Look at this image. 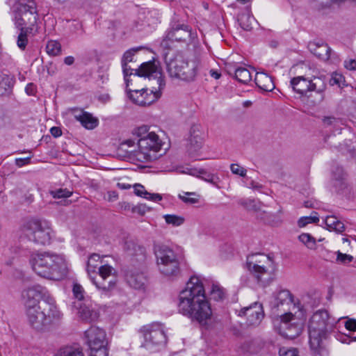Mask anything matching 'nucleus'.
<instances>
[{"instance_id": "19", "label": "nucleus", "mask_w": 356, "mask_h": 356, "mask_svg": "<svg viewBox=\"0 0 356 356\" xmlns=\"http://www.w3.org/2000/svg\"><path fill=\"white\" fill-rule=\"evenodd\" d=\"M194 38L191 28L185 24L175 23L166 35V38L170 41L190 43Z\"/></svg>"}, {"instance_id": "49", "label": "nucleus", "mask_w": 356, "mask_h": 356, "mask_svg": "<svg viewBox=\"0 0 356 356\" xmlns=\"http://www.w3.org/2000/svg\"><path fill=\"white\" fill-rule=\"evenodd\" d=\"M148 211V208L145 204H138L131 207V213H138L143 216Z\"/></svg>"}, {"instance_id": "22", "label": "nucleus", "mask_w": 356, "mask_h": 356, "mask_svg": "<svg viewBox=\"0 0 356 356\" xmlns=\"http://www.w3.org/2000/svg\"><path fill=\"white\" fill-rule=\"evenodd\" d=\"M124 249L129 256L134 257L137 262L140 264L145 262L147 257L146 250L136 241L127 239L124 242Z\"/></svg>"}, {"instance_id": "26", "label": "nucleus", "mask_w": 356, "mask_h": 356, "mask_svg": "<svg viewBox=\"0 0 356 356\" xmlns=\"http://www.w3.org/2000/svg\"><path fill=\"white\" fill-rule=\"evenodd\" d=\"M227 71L229 74H234L235 79L241 83H248L252 79L250 71L243 67L232 68L229 65H227Z\"/></svg>"}, {"instance_id": "5", "label": "nucleus", "mask_w": 356, "mask_h": 356, "mask_svg": "<svg viewBox=\"0 0 356 356\" xmlns=\"http://www.w3.org/2000/svg\"><path fill=\"white\" fill-rule=\"evenodd\" d=\"M333 323L330 322L329 314L326 310H318L311 317L308 329L309 344L314 356H321L324 348L322 341L327 338Z\"/></svg>"}, {"instance_id": "39", "label": "nucleus", "mask_w": 356, "mask_h": 356, "mask_svg": "<svg viewBox=\"0 0 356 356\" xmlns=\"http://www.w3.org/2000/svg\"><path fill=\"white\" fill-rule=\"evenodd\" d=\"M50 195L55 199L67 198L72 195V192L67 188H58L49 191Z\"/></svg>"}, {"instance_id": "43", "label": "nucleus", "mask_w": 356, "mask_h": 356, "mask_svg": "<svg viewBox=\"0 0 356 356\" xmlns=\"http://www.w3.org/2000/svg\"><path fill=\"white\" fill-rule=\"evenodd\" d=\"M142 47H136L133 48L129 50H127L123 55L122 63H128L129 62H131L133 60L134 56L136 52L141 49Z\"/></svg>"}, {"instance_id": "48", "label": "nucleus", "mask_w": 356, "mask_h": 356, "mask_svg": "<svg viewBox=\"0 0 356 356\" xmlns=\"http://www.w3.org/2000/svg\"><path fill=\"white\" fill-rule=\"evenodd\" d=\"M122 69H123L124 80L126 81L127 87H128L129 86V83L131 81V79H129L128 78V76H130L132 74L131 72H129V71H131L132 69L129 66H128V63H122Z\"/></svg>"}, {"instance_id": "56", "label": "nucleus", "mask_w": 356, "mask_h": 356, "mask_svg": "<svg viewBox=\"0 0 356 356\" xmlns=\"http://www.w3.org/2000/svg\"><path fill=\"white\" fill-rule=\"evenodd\" d=\"M311 218L308 216L302 217L299 219L298 224L300 227H303L310 223Z\"/></svg>"}, {"instance_id": "3", "label": "nucleus", "mask_w": 356, "mask_h": 356, "mask_svg": "<svg viewBox=\"0 0 356 356\" xmlns=\"http://www.w3.org/2000/svg\"><path fill=\"white\" fill-rule=\"evenodd\" d=\"M134 76L135 78L148 77L149 80L155 81L157 85V87L152 86L149 94L147 93V89L145 88L130 90L129 97L134 104L142 106H149L161 97L165 82L159 63L149 61L142 63L136 70Z\"/></svg>"}, {"instance_id": "44", "label": "nucleus", "mask_w": 356, "mask_h": 356, "mask_svg": "<svg viewBox=\"0 0 356 356\" xmlns=\"http://www.w3.org/2000/svg\"><path fill=\"white\" fill-rule=\"evenodd\" d=\"M230 170L233 174L239 175L241 177H245L247 170L243 168L239 165L237 163H233L230 165Z\"/></svg>"}, {"instance_id": "37", "label": "nucleus", "mask_w": 356, "mask_h": 356, "mask_svg": "<svg viewBox=\"0 0 356 356\" xmlns=\"http://www.w3.org/2000/svg\"><path fill=\"white\" fill-rule=\"evenodd\" d=\"M210 295L212 299L218 301L224 299L225 293L222 288L213 284Z\"/></svg>"}, {"instance_id": "28", "label": "nucleus", "mask_w": 356, "mask_h": 356, "mask_svg": "<svg viewBox=\"0 0 356 356\" xmlns=\"http://www.w3.org/2000/svg\"><path fill=\"white\" fill-rule=\"evenodd\" d=\"M134 193L136 195L143 197L147 200H150L154 202H159L161 200L162 197L158 193H150L145 190L143 185L136 184L134 185Z\"/></svg>"}, {"instance_id": "58", "label": "nucleus", "mask_w": 356, "mask_h": 356, "mask_svg": "<svg viewBox=\"0 0 356 356\" xmlns=\"http://www.w3.org/2000/svg\"><path fill=\"white\" fill-rule=\"evenodd\" d=\"M179 197L183 200V202L188 203V204H195L198 202V200L197 198L194 197H188L185 196H179Z\"/></svg>"}, {"instance_id": "32", "label": "nucleus", "mask_w": 356, "mask_h": 356, "mask_svg": "<svg viewBox=\"0 0 356 356\" xmlns=\"http://www.w3.org/2000/svg\"><path fill=\"white\" fill-rule=\"evenodd\" d=\"M57 356H84V355L79 347L65 346L59 350Z\"/></svg>"}, {"instance_id": "64", "label": "nucleus", "mask_w": 356, "mask_h": 356, "mask_svg": "<svg viewBox=\"0 0 356 356\" xmlns=\"http://www.w3.org/2000/svg\"><path fill=\"white\" fill-rule=\"evenodd\" d=\"M90 356H108V352L91 353Z\"/></svg>"}, {"instance_id": "33", "label": "nucleus", "mask_w": 356, "mask_h": 356, "mask_svg": "<svg viewBox=\"0 0 356 356\" xmlns=\"http://www.w3.org/2000/svg\"><path fill=\"white\" fill-rule=\"evenodd\" d=\"M240 204L248 211L256 212L258 214L261 210L262 203L255 200H241Z\"/></svg>"}, {"instance_id": "60", "label": "nucleus", "mask_w": 356, "mask_h": 356, "mask_svg": "<svg viewBox=\"0 0 356 356\" xmlns=\"http://www.w3.org/2000/svg\"><path fill=\"white\" fill-rule=\"evenodd\" d=\"M74 61H75V58H74V57H73L72 56H68L65 57L63 60L64 63L68 66L73 65Z\"/></svg>"}, {"instance_id": "14", "label": "nucleus", "mask_w": 356, "mask_h": 356, "mask_svg": "<svg viewBox=\"0 0 356 356\" xmlns=\"http://www.w3.org/2000/svg\"><path fill=\"white\" fill-rule=\"evenodd\" d=\"M270 306L274 312H277V316L291 313V308L296 307L293 296L287 289H280L274 292L269 302Z\"/></svg>"}, {"instance_id": "18", "label": "nucleus", "mask_w": 356, "mask_h": 356, "mask_svg": "<svg viewBox=\"0 0 356 356\" xmlns=\"http://www.w3.org/2000/svg\"><path fill=\"white\" fill-rule=\"evenodd\" d=\"M239 316L246 318L248 326H258L264 317L263 306L261 303L255 302L249 307L242 308Z\"/></svg>"}, {"instance_id": "31", "label": "nucleus", "mask_w": 356, "mask_h": 356, "mask_svg": "<svg viewBox=\"0 0 356 356\" xmlns=\"http://www.w3.org/2000/svg\"><path fill=\"white\" fill-rule=\"evenodd\" d=\"M13 83V78L8 75H0V95H4L10 92Z\"/></svg>"}, {"instance_id": "34", "label": "nucleus", "mask_w": 356, "mask_h": 356, "mask_svg": "<svg viewBox=\"0 0 356 356\" xmlns=\"http://www.w3.org/2000/svg\"><path fill=\"white\" fill-rule=\"evenodd\" d=\"M238 21L243 30L250 31L252 28V25L254 19L249 14L243 13L238 16Z\"/></svg>"}, {"instance_id": "40", "label": "nucleus", "mask_w": 356, "mask_h": 356, "mask_svg": "<svg viewBox=\"0 0 356 356\" xmlns=\"http://www.w3.org/2000/svg\"><path fill=\"white\" fill-rule=\"evenodd\" d=\"M72 291L74 296L78 300L77 302H82V300L86 301V300H84V290L81 285L75 283L73 286Z\"/></svg>"}, {"instance_id": "1", "label": "nucleus", "mask_w": 356, "mask_h": 356, "mask_svg": "<svg viewBox=\"0 0 356 356\" xmlns=\"http://www.w3.org/2000/svg\"><path fill=\"white\" fill-rule=\"evenodd\" d=\"M22 298L29 323L35 330H44L60 318L54 299L44 287L40 285L29 287L22 291Z\"/></svg>"}, {"instance_id": "52", "label": "nucleus", "mask_w": 356, "mask_h": 356, "mask_svg": "<svg viewBox=\"0 0 356 356\" xmlns=\"http://www.w3.org/2000/svg\"><path fill=\"white\" fill-rule=\"evenodd\" d=\"M346 328L350 331L356 332V320L355 319H349L345 323Z\"/></svg>"}, {"instance_id": "35", "label": "nucleus", "mask_w": 356, "mask_h": 356, "mask_svg": "<svg viewBox=\"0 0 356 356\" xmlns=\"http://www.w3.org/2000/svg\"><path fill=\"white\" fill-rule=\"evenodd\" d=\"M46 50L50 56H58L61 53V44L56 40H50L46 45Z\"/></svg>"}, {"instance_id": "17", "label": "nucleus", "mask_w": 356, "mask_h": 356, "mask_svg": "<svg viewBox=\"0 0 356 356\" xmlns=\"http://www.w3.org/2000/svg\"><path fill=\"white\" fill-rule=\"evenodd\" d=\"M280 334L287 339H294L298 337L302 331V325L298 323H291L294 319L292 313H286L281 315Z\"/></svg>"}, {"instance_id": "4", "label": "nucleus", "mask_w": 356, "mask_h": 356, "mask_svg": "<svg viewBox=\"0 0 356 356\" xmlns=\"http://www.w3.org/2000/svg\"><path fill=\"white\" fill-rule=\"evenodd\" d=\"M33 270L40 277L58 280L67 273L65 258L60 254L44 252H33L30 256Z\"/></svg>"}, {"instance_id": "13", "label": "nucleus", "mask_w": 356, "mask_h": 356, "mask_svg": "<svg viewBox=\"0 0 356 356\" xmlns=\"http://www.w3.org/2000/svg\"><path fill=\"white\" fill-rule=\"evenodd\" d=\"M15 24L20 30L31 31L38 19L36 4L34 1L19 3L15 13Z\"/></svg>"}, {"instance_id": "8", "label": "nucleus", "mask_w": 356, "mask_h": 356, "mask_svg": "<svg viewBox=\"0 0 356 356\" xmlns=\"http://www.w3.org/2000/svg\"><path fill=\"white\" fill-rule=\"evenodd\" d=\"M138 149L134 156L138 161L148 163L157 159L156 153L161 149L163 142L154 131H149L146 126L138 128L136 132Z\"/></svg>"}, {"instance_id": "30", "label": "nucleus", "mask_w": 356, "mask_h": 356, "mask_svg": "<svg viewBox=\"0 0 356 356\" xmlns=\"http://www.w3.org/2000/svg\"><path fill=\"white\" fill-rule=\"evenodd\" d=\"M257 218L266 224L277 225L281 222L277 215L262 210L257 214Z\"/></svg>"}, {"instance_id": "42", "label": "nucleus", "mask_w": 356, "mask_h": 356, "mask_svg": "<svg viewBox=\"0 0 356 356\" xmlns=\"http://www.w3.org/2000/svg\"><path fill=\"white\" fill-rule=\"evenodd\" d=\"M26 30H21V33L19 34L17 38V46L22 50H24L27 44V33Z\"/></svg>"}, {"instance_id": "7", "label": "nucleus", "mask_w": 356, "mask_h": 356, "mask_svg": "<svg viewBox=\"0 0 356 356\" xmlns=\"http://www.w3.org/2000/svg\"><path fill=\"white\" fill-rule=\"evenodd\" d=\"M167 72L172 78L185 81H193L197 74V64L188 61L180 52L168 50L163 54Z\"/></svg>"}, {"instance_id": "41", "label": "nucleus", "mask_w": 356, "mask_h": 356, "mask_svg": "<svg viewBox=\"0 0 356 356\" xmlns=\"http://www.w3.org/2000/svg\"><path fill=\"white\" fill-rule=\"evenodd\" d=\"M299 239L309 248H313L315 245L314 238L309 234H302L299 236Z\"/></svg>"}, {"instance_id": "21", "label": "nucleus", "mask_w": 356, "mask_h": 356, "mask_svg": "<svg viewBox=\"0 0 356 356\" xmlns=\"http://www.w3.org/2000/svg\"><path fill=\"white\" fill-rule=\"evenodd\" d=\"M189 134L187 149L190 155L194 156L202 148L203 144L201 127L198 124L193 125L190 129Z\"/></svg>"}, {"instance_id": "50", "label": "nucleus", "mask_w": 356, "mask_h": 356, "mask_svg": "<svg viewBox=\"0 0 356 356\" xmlns=\"http://www.w3.org/2000/svg\"><path fill=\"white\" fill-rule=\"evenodd\" d=\"M345 179L346 174L341 167L337 166L332 170V179Z\"/></svg>"}, {"instance_id": "27", "label": "nucleus", "mask_w": 356, "mask_h": 356, "mask_svg": "<svg viewBox=\"0 0 356 356\" xmlns=\"http://www.w3.org/2000/svg\"><path fill=\"white\" fill-rule=\"evenodd\" d=\"M254 81L260 89L266 92L272 91L275 88V84L271 76L266 73H257Z\"/></svg>"}, {"instance_id": "59", "label": "nucleus", "mask_w": 356, "mask_h": 356, "mask_svg": "<svg viewBox=\"0 0 356 356\" xmlns=\"http://www.w3.org/2000/svg\"><path fill=\"white\" fill-rule=\"evenodd\" d=\"M120 209L123 211H131V207L134 206H131L129 202H123L120 204Z\"/></svg>"}, {"instance_id": "6", "label": "nucleus", "mask_w": 356, "mask_h": 356, "mask_svg": "<svg viewBox=\"0 0 356 356\" xmlns=\"http://www.w3.org/2000/svg\"><path fill=\"white\" fill-rule=\"evenodd\" d=\"M291 86L293 90L307 99L309 106L319 104L324 99V91L326 89V83L323 77L314 76L312 79L299 76L291 80Z\"/></svg>"}, {"instance_id": "20", "label": "nucleus", "mask_w": 356, "mask_h": 356, "mask_svg": "<svg viewBox=\"0 0 356 356\" xmlns=\"http://www.w3.org/2000/svg\"><path fill=\"white\" fill-rule=\"evenodd\" d=\"M74 307L77 309L79 317L86 323H95L99 317V313L95 305L90 301L86 300L83 302H74Z\"/></svg>"}, {"instance_id": "15", "label": "nucleus", "mask_w": 356, "mask_h": 356, "mask_svg": "<svg viewBox=\"0 0 356 356\" xmlns=\"http://www.w3.org/2000/svg\"><path fill=\"white\" fill-rule=\"evenodd\" d=\"M145 343L143 346L149 348L153 346H163L167 342V337L161 324L154 323L144 326L142 330Z\"/></svg>"}, {"instance_id": "54", "label": "nucleus", "mask_w": 356, "mask_h": 356, "mask_svg": "<svg viewBox=\"0 0 356 356\" xmlns=\"http://www.w3.org/2000/svg\"><path fill=\"white\" fill-rule=\"evenodd\" d=\"M206 174V170L204 169H197V168H188V175H191L193 176L200 177V175Z\"/></svg>"}, {"instance_id": "38", "label": "nucleus", "mask_w": 356, "mask_h": 356, "mask_svg": "<svg viewBox=\"0 0 356 356\" xmlns=\"http://www.w3.org/2000/svg\"><path fill=\"white\" fill-rule=\"evenodd\" d=\"M332 185L337 193H343L348 189V185L345 179H332Z\"/></svg>"}, {"instance_id": "9", "label": "nucleus", "mask_w": 356, "mask_h": 356, "mask_svg": "<svg viewBox=\"0 0 356 356\" xmlns=\"http://www.w3.org/2000/svg\"><path fill=\"white\" fill-rule=\"evenodd\" d=\"M99 263H102L100 256L92 254L90 256L87 264V272L92 283L99 289L106 293L112 290L116 284L114 269L109 265H103L98 268L99 273L95 274Z\"/></svg>"}, {"instance_id": "47", "label": "nucleus", "mask_w": 356, "mask_h": 356, "mask_svg": "<svg viewBox=\"0 0 356 356\" xmlns=\"http://www.w3.org/2000/svg\"><path fill=\"white\" fill-rule=\"evenodd\" d=\"M280 356H300L298 351L296 348H286L282 347L279 350Z\"/></svg>"}, {"instance_id": "61", "label": "nucleus", "mask_w": 356, "mask_h": 356, "mask_svg": "<svg viewBox=\"0 0 356 356\" xmlns=\"http://www.w3.org/2000/svg\"><path fill=\"white\" fill-rule=\"evenodd\" d=\"M203 175H205V177H202L201 178L202 179H204L206 181L214 184L213 175L207 173V172H206V174H203Z\"/></svg>"}, {"instance_id": "16", "label": "nucleus", "mask_w": 356, "mask_h": 356, "mask_svg": "<svg viewBox=\"0 0 356 356\" xmlns=\"http://www.w3.org/2000/svg\"><path fill=\"white\" fill-rule=\"evenodd\" d=\"M85 337L91 353L108 352L106 334L104 330L92 326L85 332Z\"/></svg>"}, {"instance_id": "63", "label": "nucleus", "mask_w": 356, "mask_h": 356, "mask_svg": "<svg viewBox=\"0 0 356 356\" xmlns=\"http://www.w3.org/2000/svg\"><path fill=\"white\" fill-rule=\"evenodd\" d=\"M26 92L28 95H33L34 92V88L33 83H29L26 87Z\"/></svg>"}, {"instance_id": "24", "label": "nucleus", "mask_w": 356, "mask_h": 356, "mask_svg": "<svg viewBox=\"0 0 356 356\" xmlns=\"http://www.w3.org/2000/svg\"><path fill=\"white\" fill-rule=\"evenodd\" d=\"M309 51L317 58L323 60H327L330 58L332 49L325 43L309 42Z\"/></svg>"}, {"instance_id": "29", "label": "nucleus", "mask_w": 356, "mask_h": 356, "mask_svg": "<svg viewBox=\"0 0 356 356\" xmlns=\"http://www.w3.org/2000/svg\"><path fill=\"white\" fill-rule=\"evenodd\" d=\"M325 222L329 230H334L337 232H342L345 230L344 224L334 216H327Z\"/></svg>"}, {"instance_id": "55", "label": "nucleus", "mask_w": 356, "mask_h": 356, "mask_svg": "<svg viewBox=\"0 0 356 356\" xmlns=\"http://www.w3.org/2000/svg\"><path fill=\"white\" fill-rule=\"evenodd\" d=\"M31 158L27 157L24 159H15V164L18 167H22L23 165H25L30 163Z\"/></svg>"}, {"instance_id": "53", "label": "nucleus", "mask_w": 356, "mask_h": 356, "mask_svg": "<svg viewBox=\"0 0 356 356\" xmlns=\"http://www.w3.org/2000/svg\"><path fill=\"white\" fill-rule=\"evenodd\" d=\"M344 66L349 70H356V60L355 59H350L345 60Z\"/></svg>"}, {"instance_id": "10", "label": "nucleus", "mask_w": 356, "mask_h": 356, "mask_svg": "<svg viewBox=\"0 0 356 356\" xmlns=\"http://www.w3.org/2000/svg\"><path fill=\"white\" fill-rule=\"evenodd\" d=\"M153 250L159 272L165 277H177L180 273V264L175 251L159 242L154 243Z\"/></svg>"}, {"instance_id": "2", "label": "nucleus", "mask_w": 356, "mask_h": 356, "mask_svg": "<svg viewBox=\"0 0 356 356\" xmlns=\"http://www.w3.org/2000/svg\"><path fill=\"white\" fill-rule=\"evenodd\" d=\"M179 312L202 325L207 324L211 319L212 311L205 296L204 288L200 279L192 276L186 283V288L179 296Z\"/></svg>"}, {"instance_id": "25", "label": "nucleus", "mask_w": 356, "mask_h": 356, "mask_svg": "<svg viewBox=\"0 0 356 356\" xmlns=\"http://www.w3.org/2000/svg\"><path fill=\"white\" fill-rule=\"evenodd\" d=\"M74 118L87 129H95L99 123L97 118L91 113L83 111H81L79 114H75Z\"/></svg>"}, {"instance_id": "45", "label": "nucleus", "mask_w": 356, "mask_h": 356, "mask_svg": "<svg viewBox=\"0 0 356 356\" xmlns=\"http://www.w3.org/2000/svg\"><path fill=\"white\" fill-rule=\"evenodd\" d=\"M337 261H338L342 264H348L353 260V257L350 254H343L339 251H338L337 252Z\"/></svg>"}, {"instance_id": "12", "label": "nucleus", "mask_w": 356, "mask_h": 356, "mask_svg": "<svg viewBox=\"0 0 356 356\" xmlns=\"http://www.w3.org/2000/svg\"><path fill=\"white\" fill-rule=\"evenodd\" d=\"M247 267L249 271L259 282L266 280L265 275H270L275 271V265L270 255L257 253L248 257Z\"/></svg>"}, {"instance_id": "11", "label": "nucleus", "mask_w": 356, "mask_h": 356, "mask_svg": "<svg viewBox=\"0 0 356 356\" xmlns=\"http://www.w3.org/2000/svg\"><path fill=\"white\" fill-rule=\"evenodd\" d=\"M21 230L30 241L35 243L46 245L50 243L52 229L46 220L26 219L22 223Z\"/></svg>"}, {"instance_id": "36", "label": "nucleus", "mask_w": 356, "mask_h": 356, "mask_svg": "<svg viewBox=\"0 0 356 356\" xmlns=\"http://www.w3.org/2000/svg\"><path fill=\"white\" fill-rule=\"evenodd\" d=\"M167 224L173 226H180L184 222V218L174 214H166L163 216Z\"/></svg>"}, {"instance_id": "51", "label": "nucleus", "mask_w": 356, "mask_h": 356, "mask_svg": "<svg viewBox=\"0 0 356 356\" xmlns=\"http://www.w3.org/2000/svg\"><path fill=\"white\" fill-rule=\"evenodd\" d=\"M339 340L343 343H350L356 341V333L342 335Z\"/></svg>"}, {"instance_id": "57", "label": "nucleus", "mask_w": 356, "mask_h": 356, "mask_svg": "<svg viewBox=\"0 0 356 356\" xmlns=\"http://www.w3.org/2000/svg\"><path fill=\"white\" fill-rule=\"evenodd\" d=\"M50 133L51 134V135L53 136L58 137V136H61L62 131H61V129L59 127H53L50 129Z\"/></svg>"}, {"instance_id": "62", "label": "nucleus", "mask_w": 356, "mask_h": 356, "mask_svg": "<svg viewBox=\"0 0 356 356\" xmlns=\"http://www.w3.org/2000/svg\"><path fill=\"white\" fill-rule=\"evenodd\" d=\"M337 120L333 117H325L323 119V122L327 125H331Z\"/></svg>"}, {"instance_id": "23", "label": "nucleus", "mask_w": 356, "mask_h": 356, "mask_svg": "<svg viewBox=\"0 0 356 356\" xmlns=\"http://www.w3.org/2000/svg\"><path fill=\"white\" fill-rule=\"evenodd\" d=\"M126 280L129 285L136 289H141L146 282V277L142 271L129 269L126 273Z\"/></svg>"}, {"instance_id": "46", "label": "nucleus", "mask_w": 356, "mask_h": 356, "mask_svg": "<svg viewBox=\"0 0 356 356\" xmlns=\"http://www.w3.org/2000/svg\"><path fill=\"white\" fill-rule=\"evenodd\" d=\"M344 81V77L341 74L335 73L332 74L329 83L331 86L338 85L341 87Z\"/></svg>"}]
</instances>
